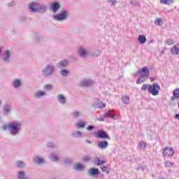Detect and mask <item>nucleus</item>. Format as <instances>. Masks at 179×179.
I'll return each instance as SVG.
<instances>
[{
    "instance_id": "f257e3e1",
    "label": "nucleus",
    "mask_w": 179,
    "mask_h": 179,
    "mask_svg": "<svg viewBox=\"0 0 179 179\" xmlns=\"http://www.w3.org/2000/svg\"><path fill=\"white\" fill-rule=\"evenodd\" d=\"M22 123L13 121L8 124H3L1 127L2 131H9L11 136H18L22 131Z\"/></svg>"
},
{
    "instance_id": "f03ea898",
    "label": "nucleus",
    "mask_w": 179,
    "mask_h": 179,
    "mask_svg": "<svg viewBox=\"0 0 179 179\" xmlns=\"http://www.w3.org/2000/svg\"><path fill=\"white\" fill-rule=\"evenodd\" d=\"M28 9H29L30 12L43 14L47 12L48 7L45 4L40 3L36 1H32L28 4Z\"/></svg>"
},
{
    "instance_id": "7ed1b4c3",
    "label": "nucleus",
    "mask_w": 179,
    "mask_h": 179,
    "mask_svg": "<svg viewBox=\"0 0 179 179\" xmlns=\"http://www.w3.org/2000/svg\"><path fill=\"white\" fill-rule=\"evenodd\" d=\"M138 75L140 76L137 78V85H141L146 82L147 79H149V75H150V71L148 67H143L137 71Z\"/></svg>"
},
{
    "instance_id": "20e7f679",
    "label": "nucleus",
    "mask_w": 179,
    "mask_h": 179,
    "mask_svg": "<svg viewBox=\"0 0 179 179\" xmlns=\"http://www.w3.org/2000/svg\"><path fill=\"white\" fill-rule=\"evenodd\" d=\"M70 15L69 11L62 10L58 14L53 15L52 19L56 22H65V20H68V17H69Z\"/></svg>"
},
{
    "instance_id": "39448f33",
    "label": "nucleus",
    "mask_w": 179,
    "mask_h": 179,
    "mask_svg": "<svg viewBox=\"0 0 179 179\" xmlns=\"http://www.w3.org/2000/svg\"><path fill=\"white\" fill-rule=\"evenodd\" d=\"M13 55V51L12 50L6 49L1 55V61L3 64H10L12 62V56Z\"/></svg>"
},
{
    "instance_id": "423d86ee",
    "label": "nucleus",
    "mask_w": 179,
    "mask_h": 179,
    "mask_svg": "<svg viewBox=\"0 0 179 179\" xmlns=\"http://www.w3.org/2000/svg\"><path fill=\"white\" fill-rule=\"evenodd\" d=\"M54 71H55V66L52 63L48 64L42 70V75L45 78H49V76H52Z\"/></svg>"
},
{
    "instance_id": "0eeeda50",
    "label": "nucleus",
    "mask_w": 179,
    "mask_h": 179,
    "mask_svg": "<svg viewBox=\"0 0 179 179\" xmlns=\"http://www.w3.org/2000/svg\"><path fill=\"white\" fill-rule=\"evenodd\" d=\"M159 90L160 86H159V84L155 83L150 85L149 93H151L152 96H157V94H159Z\"/></svg>"
},
{
    "instance_id": "6e6552de",
    "label": "nucleus",
    "mask_w": 179,
    "mask_h": 179,
    "mask_svg": "<svg viewBox=\"0 0 179 179\" xmlns=\"http://www.w3.org/2000/svg\"><path fill=\"white\" fill-rule=\"evenodd\" d=\"M162 155L163 156H164L165 157H171L173 156L174 155V150L173 149V148H170V147H165L164 149L162 151Z\"/></svg>"
},
{
    "instance_id": "1a4fd4ad",
    "label": "nucleus",
    "mask_w": 179,
    "mask_h": 179,
    "mask_svg": "<svg viewBox=\"0 0 179 179\" xmlns=\"http://www.w3.org/2000/svg\"><path fill=\"white\" fill-rule=\"evenodd\" d=\"M78 53L79 57H81V58H85V57H87L90 55V52L87 51V49L83 48V47H80L78 50Z\"/></svg>"
},
{
    "instance_id": "9d476101",
    "label": "nucleus",
    "mask_w": 179,
    "mask_h": 179,
    "mask_svg": "<svg viewBox=\"0 0 179 179\" xmlns=\"http://www.w3.org/2000/svg\"><path fill=\"white\" fill-rule=\"evenodd\" d=\"M93 85H94V82L93 80H89V79L83 80L80 83V86L81 87H89L90 86H93Z\"/></svg>"
},
{
    "instance_id": "9b49d317",
    "label": "nucleus",
    "mask_w": 179,
    "mask_h": 179,
    "mask_svg": "<svg viewBox=\"0 0 179 179\" xmlns=\"http://www.w3.org/2000/svg\"><path fill=\"white\" fill-rule=\"evenodd\" d=\"M13 87L14 89H20L22 86H23V83H22V80L19 78H15L12 83Z\"/></svg>"
},
{
    "instance_id": "f8f14e48",
    "label": "nucleus",
    "mask_w": 179,
    "mask_h": 179,
    "mask_svg": "<svg viewBox=\"0 0 179 179\" xmlns=\"http://www.w3.org/2000/svg\"><path fill=\"white\" fill-rule=\"evenodd\" d=\"M97 138H99L100 139H111L110 136H108L107 132L103 130L98 131Z\"/></svg>"
},
{
    "instance_id": "ddd939ff",
    "label": "nucleus",
    "mask_w": 179,
    "mask_h": 179,
    "mask_svg": "<svg viewBox=\"0 0 179 179\" xmlns=\"http://www.w3.org/2000/svg\"><path fill=\"white\" fill-rule=\"evenodd\" d=\"M99 169L98 168H91L88 171L87 174L90 177H96V176H99Z\"/></svg>"
},
{
    "instance_id": "4468645a",
    "label": "nucleus",
    "mask_w": 179,
    "mask_h": 179,
    "mask_svg": "<svg viewBox=\"0 0 179 179\" xmlns=\"http://www.w3.org/2000/svg\"><path fill=\"white\" fill-rule=\"evenodd\" d=\"M33 161L34 163H36V164H38L39 166L45 163V160H44V158L41 157L38 155L35 156L33 159Z\"/></svg>"
},
{
    "instance_id": "2eb2a0df",
    "label": "nucleus",
    "mask_w": 179,
    "mask_h": 179,
    "mask_svg": "<svg viewBox=\"0 0 179 179\" xmlns=\"http://www.w3.org/2000/svg\"><path fill=\"white\" fill-rule=\"evenodd\" d=\"M12 111V109L10 108V105L6 103L3 106V114L4 115H9L10 114V112Z\"/></svg>"
},
{
    "instance_id": "dca6fc26",
    "label": "nucleus",
    "mask_w": 179,
    "mask_h": 179,
    "mask_svg": "<svg viewBox=\"0 0 179 179\" xmlns=\"http://www.w3.org/2000/svg\"><path fill=\"white\" fill-rule=\"evenodd\" d=\"M97 146L99 149H102V150L107 149V148H108V141H98Z\"/></svg>"
},
{
    "instance_id": "f3484780",
    "label": "nucleus",
    "mask_w": 179,
    "mask_h": 179,
    "mask_svg": "<svg viewBox=\"0 0 179 179\" xmlns=\"http://www.w3.org/2000/svg\"><path fill=\"white\" fill-rule=\"evenodd\" d=\"M61 8V6L59 5V3L58 2H53L51 3L50 9L52 10L54 13H57L58 12V10Z\"/></svg>"
},
{
    "instance_id": "a211bd4d",
    "label": "nucleus",
    "mask_w": 179,
    "mask_h": 179,
    "mask_svg": "<svg viewBox=\"0 0 179 179\" xmlns=\"http://www.w3.org/2000/svg\"><path fill=\"white\" fill-rule=\"evenodd\" d=\"M57 101L60 104H62V106H65L67 103L66 97L64 96V94H59L57 96Z\"/></svg>"
},
{
    "instance_id": "6ab92c4d",
    "label": "nucleus",
    "mask_w": 179,
    "mask_h": 179,
    "mask_svg": "<svg viewBox=\"0 0 179 179\" xmlns=\"http://www.w3.org/2000/svg\"><path fill=\"white\" fill-rule=\"evenodd\" d=\"M104 117L106 118H112V120H117V116L115 115V113L113 112V110H109L107 113L104 114Z\"/></svg>"
},
{
    "instance_id": "aec40b11",
    "label": "nucleus",
    "mask_w": 179,
    "mask_h": 179,
    "mask_svg": "<svg viewBox=\"0 0 179 179\" xmlns=\"http://www.w3.org/2000/svg\"><path fill=\"white\" fill-rule=\"evenodd\" d=\"M71 136L77 139L82 138L83 136V133L80 131H74L71 133Z\"/></svg>"
},
{
    "instance_id": "412c9836",
    "label": "nucleus",
    "mask_w": 179,
    "mask_h": 179,
    "mask_svg": "<svg viewBox=\"0 0 179 179\" xmlns=\"http://www.w3.org/2000/svg\"><path fill=\"white\" fill-rule=\"evenodd\" d=\"M171 52L175 55H179V44L175 45L173 47H172L171 49Z\"/></svg>"
},
{
    "instance_id": "4be33fe9",
    "label": "nucleus",
    "mask_w": 179,
    "mask_h": 179,
    "mask_svg": "<svg viewBox=\"0 0 179 179\" xmlns=\"http://www.w3.org/2000/svg\"><path fill=\"white\" fill-rule=\"evenodd\" d=\"M85 169V166L80 163H76L74 165V170L76 171H83V169Z\"/></svg>"
},
{
    "instance_id": "5701e85b",
    "label": "nucleus",
    "mask_w": 179,
    "mask_h": 179,
    "mask_svg": "<svg viewBox=\"0 0 179 179\" xmlns=\"http://www.w3.org/2000/svg\"><path fill=\"white\" fill-rule=\"evenodd\" d=\"M17 178L19 179H29L27 176H26V172L23 171H20L17 172Z\"/></svg>"
},
{
    "instance_id": "b1692460",
    "label": "nucleus",
    "mask_w": 179,
    "mask_h": 179,
    "mask_svg": "<svg viewBox=\"0 0 179 179\" xmlns=\"http://www.w3.org/2000/svg\"><path fill=\"white\" fill-rule=\"evenodd\" d=\"M173 96L171 98V100H172L173 101H174V100H178V99H179V89L177 88L173 92Z\"/></svg>"
},
{
    "instance_id": "393cba45",
    "label": "nucleus",
    "mask_w": 179,
    "mask_h": 179,
    "mask_svg": "<svg viewBox=\"0 0 179 179\" xmlns=\"http://www.w3.org/2000/svg\"><path fill=\"white\" fill-rule=\"evenodd\" d=\"M45 94H46L45 92L37 91L34 94V97L35 99H41V97H44Z\"/></svg>"
},
{
    "instance_id": "a878e982",
    "label": "nucleus",
    "mask_w": 179,
    "mask_h": 179,
    "mask_svg": "<svg viewBox=\"0 0 179 179\" xmlns=\"http://www.w3.org/2000/svg\"><path fill=\"white\" fill-rule=\"evenodd\" d=\"M68 64H69V62L68 60H62L57 64V66L59 68H65L66 66H68Z\"/></svg>"
},
{
    "instance_id": "bb28decb",
    "label": "nucleus",
    "mask_w": 179,
    "mask_h": 179,
    "mask_svg": "<svg viewBox=\"0 0 179 179\" xmlns=\"http://www.w3.org/2000/svg\"><path fill=\"white\" fill-rule=\"evenodd\" d=\"M15 166L18 169H24V167H26V163L23 162V161H17Z\"/></svg>"
},
{
    "instance_id": "cd10ccee",
    "label": "nucleus",
    "mask_w": 179,
    "mask_h": 179,
    "mask_svg": "<svg viewBox=\"0 0 179 179\" xmlns=\"http://www.w3.org/2000/svg\"><path fill=\"white\" fill-rule=\"evenodd\" d=\"M138 41L140 44H145L146 43V36L145 35H139Z\"/></svg>"
},
{
    "instance_id": "c85d7f7f",
    "label": "nucleus",
    "mask_w": 179,
    "mask_h": 179,
    "mask_svg": "<svg viewBox=\"0 0 179 179\" xmlns=\"http://www.w3.org/2000/svg\"><path fill=\"white\" fill-rule=\"evenodd\" d=\"M94 162H95V164H96V166H101L103 164H104V163H106V162L103 159H100V158H99L98 157L94 158Z\"/></svg>"
},
{
    "instance_id": "c756f323",
    "label": "nucleus",
    "mask_w": 179,
    "mask_h": 179,
    "mask_svg": "<svg viewBox=\"0 0 179 179\" xmlns=\"http://www.w3.org/2000/svg\"><path fill=\"white\" fill-rule=\"evenodd\" d=\"M50 159L51 162H59V157H58V156H57V154L54 152L50 155Z\"/></svg>"
},
{
    "instance_id": "7c9ffc66",
    "label": "nucleus",
    "mask_w": 179,
    "mask_h": 179,
    "mask_svg": "<svg viewBox=\"0 0 179 179\" xmlns=\"http://www.w3.org/2000/svg\"><path fill=\"white\" fill-rule=\"evenodd\" d=\"M76 127L77 129H83L86 127V123L85 122H78L76 124Z\"/></svg>"
},
{
    "instance_id": "2f4dec72",
    "label": "nucleus",
    "mask_w": 179,
    "mask_h": 179,
    "mask_svg": "<svg viewBox=\"0 0 179 179\" xmlns=\"http://www.w3.org/2000/svg\"><path fill=\"white\" fill-rule=\"evenodd\" d=\"M31 37L32 38H34V40H35V41H40V40H41V36H40L39 34H38L36 32H34L31 34Z\"/></svg>"
},
{
    "instance_id": "473e14b6",
    "label": "nucleus",
    "mask_w": 179,
    "mask_h": 179,
    "mask_svg": "<svg viewBox=\"0 0 179 179\" xmlns=\"http://www.w3.org/2000/svg\"><path fill=\"white\" fill-rule=\"evenodd\" d=\"M146 146H148V144L145 141H140L138 143V148L141 150H145V149H146Z\"/></svg>"
},
{
    "instance_id": "72a5a7b5",
    "label": "nucleus",
    "mask_w": 179,
    "mask_h": 179,
    "mask_svg": "<svg viewBox=\"0 0 179 179\" xmlns=\"http://www.w3.org/2000/svg\"><path fill=\"white\" fill-rule=\"evenodd\" d=\"M101 170L103 172V173H106V174H110V168L106 166H103L101 167Z\"/></svg>"
},
{
    "instance_id": "f704fd0d",
    "label": "nucleus",
    "mask_w": 179,
    "mask_h": 179,
    "mask_svg": "<svg viewBox=\"0 0 179 179\" xmlns=\"http://www.w3.org/2000/svg\"><path fill=\"white\" fill-rule=\"evenodd\" d=\"M150 85L149 84H144L143 85L142 87H141V90L146 92V90H148V92L150 91Z\"/></svg>"
},
{
    "instance_id": "c9c22d12",
    "label": "nucleus",
    "mask_w": 179,
    "mask_h": 179,
    "mask_svg": "<svg viewBox=\"0 0 179 179\" xmlns=\"http://www.w3.org/2000/svg\"><path fill=\"white\" fill-rule=\"evenodd\" d=\"M174 166V162H171V161H166L165 162V167L166 168H171V167H173Z\"/></svg>"
},
{
    "instance_id": "e433bc0d",
    "label": "nucleus",
    "mask_w": 179,
    "mask_h": 179,
    "mask_svg": "<svg viewBox=\"0 0 179 179\" xmlns=\"http://www.w3.org/2000/svg\"><path fill=\"white\" fill-rule=\"evenodd\" d=\"M100 54H101V52H100L99 50L90 52V55H91L92 57H99Z\"/></svg>"
},
{
    "instance_id": "4c0bfd02",
    "label": "nucleus",
    "mask_w": 179,
    "mask_h": 179,
    "mask_svg": "<svg viewBox=\"0 0 179 179\" xmlns=\"http://www.w3.org/2000/svg\"><path fill=\"white\" fill-rule=\"evenodd\" d=\"M64 163L66 166H71V164H72V159L69 158H66L64 159Z\"/></svg>"
},
{
    "instance_id": "58836bf2",
    "label": "nucleus",
    "mask_w": 179,
    "mask_h": 179,
    "mask_svg": "<svg viewBox=\"0 0 179 179\" xmlns=\"http://www.w3.org/2000/svg\"><path fill=\"white\" fill-rule=\"evenodd\" d=\"M122 100L124 104H129V97L127 96H122Z\"/></svg>"
},
{
    "instance_id": "ea45409f",
    "label": "nucleus",
    "mask_w": 179,
    "mask_h": 179,
    "mask_svg": "<svg viewBox=\"0 0 179 179\" xmlns=\"http://www.w3.org/2000/svg\"><path fill=\"white\" fill-rule=\"evenodd\" d=\"M60 74L62 75V76L66 77L67 75H69V71L66 69H62L60 71Z\"/></svg>"
},
{
    "instance_id": "a19ab883",
    "label": "nucleus",
    "mask_w": 179,
    "mask_h": 179,
    "mask_svg": "<svg viewBox=\"0 0 179 179\" xmlns=\"http://www.w3.org/2000/svg\"><path fill=\"white\" fill-rule=\"evenodd\" d=\"M72 115L73 118H79L80 117V112L78 110H75L73 113Z\"/></svg>"
},
{
    "instance_id": "79ce46f5",
    "label": "nucleus",
    "mask_w": 179,
    "mask_h": 179,
    "mask_svg": "<svg viewBox=\"0 0 179 179\" xmlns=\"http://www.w3.org/2000/svg\"><path fill=\"white\" fill-rule=\"evenodd\" d=\"M108 3H110V6H115L117 5V0H107Z\"/></svg>"
},
{
    "instance_id": "37998d69",
    "label": "nucleus",
    "mask_w": 179,
    "mask_h": 179,
    "mask_svg": "<svg viewBox=\"0 0 179 179\" xmlns=\"http://www.w3.org/2000/svg\"><path fill=\"white\" fill-rule=\"evenodd\" d=\"M53 87H54L52 86V85L50 84H47L44 85L45 90H52Z\"/></svg>"
},
{
    "instance_id": "c03bdc74",
    "label": "nucleus",
    "mask_w": 179,
    "mask_h": 179,
    "mask_svg": "<svg viewBox=\"0 0 179 179\" xmlns=\"http://www.w3.org/2000/svg\"><path fill=\"white\" fill-rule=\"evenodd\" d=\"M8 8H13V6H16V1H12L10 3H7Z\"/></svg>"
},
{
    "instance_id": "a18cd8bd",
    "label": "nucleus",
    "mask_w": 179,
    "mask_h": 179,
    "mask_svg": "<svg viewBox=\"0 0 179 179\" xmlns=\"http://www.w3.org/2000/svg\"><path fill=\"white\" fill-rule=\"evenodd\" d=\"M130 3L133 5V6H139V2L136 1V0H131Z\"/></svg>"
},
{
    "instance_id": "49530a36",
    "label": "nucleus",
    "mask_w": 179,
    "mask_h": 179,
    "mask_svg": "<svg viewBox=\"0 0 179 179\" xmlns=\"http://www.w3.org/2000/svg\"><path fill=\"white\" fill-rule=\"evenodd\" d=\"M166 43L168 44V45H173V44H174V41L172 39H167Z\"/></svg>"
},
{
    "instance_id": "de8ad7c7",
    "label": "nucleus",
    "mask_w": 179,
    "mask_h": 179,
    "mask_svg": "<svg viewBox=\"0 0 179 179\" xmlns=\"http://www.w3.org/2000/svg\"><path fill=\"white\" fill-rule=\"evenodd\" d=\"M160 2L163 5H170V0H161Z\"/></svg>"
},
{
    "instance_id": "09e8293b",
    "label": "nucleus",
    "mask_w": 179,
    "mask_h": 179,
    "mask_svg": "<svg viewBox=\"0 0 179 179\" xmlns=\"http://www.w3.org/2000/svg\"><path fill=\"white\" fill-rule=\"evenodd\" d=\"M162 18H158L155 21V24H158V26H162Z\"/></svg>"
},
{
    "instance_id": "8fccbe9b",
    "label": "nucleus",
    "mask_w": 179,
    "mask_h": 179,
    "mask_svg": "<svg viewBox=\"0 0 179 179\" xmlns=\"http://www.w3.org/2000/svg\"><path fill=\"white\" fill-rule=\"evenodd\" d=\"M83 162H90V160H92V158H90V157L89 156H84L83 157Z\"/></svg>"
},
{
    "instance_id": "3c124183",
    "label": "nucleus",
    "mask_w": 179,
    "mask_h": 179,
    "mask_svg": "<svg viewBox=\"0 0 179 179\" xmlns=\"http://www.w3.org/2000/svg\"><path fill=\"white\" fill-rule=\"evenodd\" d=\"M99 108H101V109L106 108V103L99 102Z\"/></svg>"
},
{
    "instance_id": "603ef678",
    "label": "nucleus",
    "mask_w": 179,
    "mask_h": 179,
    "mask_svg": "<svg viewBox=\"0 0 179 179\" xmlns=\"http://www.w3.org/2000/svg\"><path fill=\"white\" fill-rule=\"evenodd\" d=\"M92 107H93V108H99V103H94L92 104Z\"/></svg>"
},
{
    "instance_id": "864d4df0",
    "label": "nucleus",
    "mask_w": 179,
    "mask_h": 179,
    "mask_svg": "<svg viewBox=\"0 0 179 179\" xmlns=\"http://www.w3.org/2000/svg\"><path fill=\"white\" fill-rule=\"evenodd\" d=\"M47 147L48 148H55V145L53 143L50 142V143H48Z\"/></svg>"
},
{
    "instance_id": "5fc2aeb1",
    "label": "nucleus",
    "mask_w": 179,
    "mask_h": 179,
    "mask_svg": "<svg viewBox=\"0 0 179 179\" xmlns=\"http://www.w3.org/2000/svg\"><path fill=\"white\" fill-rule=\"evenodd\" d=\"M93 129H94V125H90L87 127V131H93Z\"/></svg>"
},
{
    "instance_id": "6e6d98bb",
    "label": "nucleus",
    "mask_w": 179,
    "mask_h": 179,
    "mask_svg": "<svg viewBox=\"0 0 179 179\" xmlns=\"http://www.w3.org/2000/svg\"><path fill=\"white\" fill-rule=\"evenodd\" d=\"M20 22H26V16H22L20 18Z\"/></svg>"
},
{
    "instance_id": "4d7b16f0",
    "label": "nucleus",
    "mask_w": 179,
    "mask_h": 179,
    "mask_svg": "<svg viewBox=\"0 0 179 179\" xmlns=\"http://www.w3.org/2000/svg\"><path fill=\"white\" fill-rule=\"evenodd\" d=\"M97 120L104 122V121H106V119H104V117H100V118H98Z\"/></svg>"
},
{
    "instance_id": "13d9d810",
    "label": "nucleus",
    "mask_w": 179,
    "mask_h": 179,
    "mask_svg": "<svg viewBox=\"0 0 179 179\" xmlns=\"http://www.w3.org/2000/svg\"><path fill=\"white\" fill-rule=\"evenodd\" d=\"M85 142H86V143H88L89 145H91V143H92V141H90L88 139L85 140Z\"/></svg>"
},
{
    "instance_id": "bf43d9fd",
    "label": "nucleus",
    "mask_w": 179,
    "mask_h": 179,
    "mask_svg": "<svg viewBox=\"0 0 179 179\" xmlns=\"http://www.w3.org/2000/svg\"><path fill=\"white\" fill-rule=\"evenodd\" d=\"M175 118H176V120H179V114L178 113L175 115Z\"/></svg>"
},
{
    "instance_id": "052dcab7",
    "label": "nucleus",
    "mask_w": 179,
    "mask_h": 179,
    "mask_svg": "<svg viewBox=\"0 0 179 179\" xmlns=\"http://www.w3.org/2000/svg\"><path fill=\"white\" fill-rule=\"evenodd\" d=\"M2 53V48H0V54Z\"/></svg>"
},
{
    "instance_id": "680f3d73",
    "label": "nucleus",
    "mask_w": 179,
    "mask_h": 179,
    "mask_svg": "<svg viewBox=\"0 0 179 179\" xmlns=\"http://www.w3.org/2000/svg\"><path fill=\"white\" fill-rule=\"evenodd\" d=\"M137 170H139V168H138Z\"/></svg>"
},
{
    "instance_id": "e2e57ef3",
    "label": "nucleus",
    "mask_w": 179,
    "mask_h": 179,
    "mask_svg": "<svg viewBox=\"0 0 179 179\" xmlns=\"http://www.w3.org/2000/svg\"><path fill=\"white\" fill-rule=\"evenodd\" d=\"M0 104H1V101H0Z\"/></svg>"
}]
</instances>
